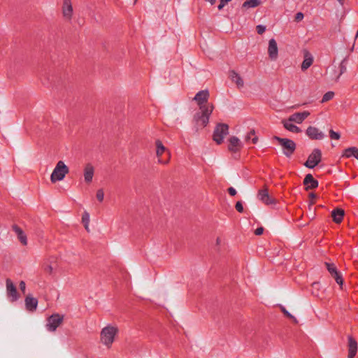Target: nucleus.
Returning a JSON list of instances; mask_svg holds the SVG:
<instances>
[{
  "instance_id": "obj_1",
  "label": "nucleus",
  "mask_w": 358,
  "mask_h": 358,
  "mask_svg": "<svg viewBox=\"0 0 358 358\" xmlns=\"http://www.w3.org/2000/svg\"><path fill=\"white\" fill-rule=\"evenodd\" d=\"M119 327L116 324H108L99 333L100 343L106 348H110L119 334Z\"/></svg>"
},
{
  "instance_id": "obj_2",
  "label": "nucleus",
  "mask_w": 358,
  "mask_h": 358,
  "mask_svg": "<svg viewBox=\"0 0 358 358\" xmlns=\"http://www.w3.org/2000/svg\"><path fill=\"white\" fill-rule=\"evenodd\" d=\"M69 172L70 169L64 161H57L50 176V182L54 185L63 181Z\"/></svg>"
},
{
  "instance_id": "obj_3",
  "label": "nucleus",
  "mask_w": 358,
  "mask_h": 358,
  "mask_svg": "<svg viewBox=\"0 0 358 358\" xmlns=\"http://www.w3.org/2000/svg\"><path fill=\"white\" fill-rule=\"evenodd\" d=\"M155 152L158 163L167 164L171 159V152L163 142L157 139L155 141Z\"/></svg>"
},
{
  "instance_id": "obj_4",
  "label": "nucleus",
  "mask_w": 358,
  "mask_h": 358,
  "mask_svg": "<svg viewBox=\"0 0 358 358\" xmlns=\"http://www.w3.org/2000/svg\"><path fill=\"white\" fill-rule=\"evenodd\" d=\"M213 110L210 106L203 108L194 116V122L197 129H202L208 125Z\"/></svg>"
},
{
  "instance_id": "obj_5",
  "label": "nucleus",
  "mask_w": 358,
  "mask_h": 358,
  "mask_svg": "<svg viewBox=\"0 0 358 358\" xmlns=\"http://www.w3.org/2000/svg\"><path fill=\"white\" fill-rule=\"evenodd\" d=\"M266 54L269 61L275 62L279 58L280 48L277 40L271 38L268 40L266 45Z\"/></svg>"
},
{
  "instance_id": "obj_6",
  "label": "nucleus",
  "mask_w": 358,
  "mask_h": 358,
  "mask_svg": "<svg viewBox=\"0 0 358 358\" xmlns=\"http://www.w3.org/2000/svg\"><path fill=\"white\" fill-rule=\"evenodd\" d=\"M64 320V315L60 313H54L48 317L45 327L48 331L54 332L61 327Z\"/></svg>"
},
{
  "instance_id": "obj_7",
  "label": "nucleus",
  "mask_w": 358,
  "mask_h": 358,
  "mask_svg": "<svg viewBox=\"0 0 358 358\" xmlns=\"http://www.w3.org/2000/svg\"><path fill=\"white\" fill-rule=\"evenodd\" d=\"M273 138L282 148L283 152L286 156H291L295 151L296 143L292 140L278 136H275Z\"/></svg>"
},
{
  "instance_id": "obj_8",
  "label": "nucleus",
  "mask_w": 358,
  "mask_h": 358,
  "mask_svg": "<svg viewBox=\"0 0 358 358\" xmlns=\"http://www.w3.org/2000/svg\"><path fill=\"white\" fill-rule=\"evenodd\" d=\"M61 13L62 18L70 22L74 15V8L72 0H62Z\"/></svg>"
},
{
  "instance_id": "obj_9",
  "label": "nucleus",
  "mask_w": 358,
  "mask_h": 358,
  "mask_svg": "<svg viewBox=\"0 0 358 358\" xmlns=\"http://www.w3.org/2000/svg\"><path fill=\"white\" fill-rule=\"evenodd\" d=\"M210 94L208 90H201L199 92L194 96V101L199 107V110H203V108L211 107L213 110L214 106L212 103L208 102Z\"/></svg>"
},
{
  "instance_id": "obj_10",
  "label": "nucleus",
  "mask_w": 358,
  "mask_h": 358,
  "mask_svg": "<svg viewBox=\"0 0 358 358\" xmlns=\"http://www.w3.org/2000/svg\"><path fill=\"white\" fill-rule=\"evenodd\" d=\"M229 127L225 124H218L213 131V139L218 145L222 143L228 134Z\"/></svg>"
},
{
  "instance_id": "obj_11",
  "label": "nucleus",
  "mask_w": 358,
  "mask_h": 358,
  "mask_svg": "<svg viewBox=\"0 0 358 358\" xmlns=\"http://www.w3.org/2000/svg\"><path fill=\"white\" fill-rule=\"evenodd\" d=\"M228 76L230 81L236 89L242 90L245 87V80L240 73L235 70H231L229 71Z\"/></svg>"
},
{
  "instance_id": "obj_12",
  "label": "nucleus",
  "mask_w": 358,
  "mask_h": 358,
  "mask_svg": "<svg viewBox=\"0 0 358 358\" xmlns=\"http://www.w3.org/2000/svg\"><path fill=\"white\" fill-rule=\"evenodd\" d=\"M305 133L310 140L321 141L324 138V132L315 125L308 126Z\"/></svg>"
},
{
  "instance_id": "obj_13",
  "label": "nucleus",
  "mask_w": 358,
  "mask_h": 358,
  "mask_svg": "<svg viewBox=\"0 0 358 358\" xmlns=\"http://www.w3.org/2000/svg\"><path fill=\"white\" fill-rule=\"evenodd\" d=\"M257 198L263 203L267 206L275 205L277 203V200L270 196L268 190L266 187H263L259 190Z\"/></svg>"
},
{
  "instance_id": "obj_14",
  "label": "nucleus",
  "mask_w": 358,
  "mask_h": 358,
  "mask_svg": "<svg viewBox=\"0 0 358 358\" xmlns=\"http://www.w3.org/2000/svg\"><path fill=\"white\" fill-rule=\"evenodd\" d=\"M321 158V151L318 149H315L308 156V159L305 163V166L310 169L314 168L320 162Z\"/></svg>"
},
{
  "instance_id": "obj_15",
  "label": "nucleus",
  "mask_w": 358,
  "mask_h": 358,
  "mask_svg": "<svg viewBox=\"0 0 358 358\" xmlns=\"http://www.w3.org/2000/svg\"><path fill=\"white\" fill-rule=\"evenodd\" d=\"M228 149L230 152H238L243 148V143L239 138L235 136H230L228 139Z\"/></svg>"
},
{
  "instance_id": "obj_16",
  "label": "nucleus",
  "mask_w": 358,
  "mask_h": 358,
  "mask_svg": "<svg viewBox=\"0 0 358 358\" xmlns=\"http://www.w3.org/2000/svg\"><path fill=\"white\" fill-rule=\"evenodd\" d=\"M95 168L92 164H87L83 168L84 182L87 185L92 183L94 175Z\"/></svg>"
},
{
  "instance_id": "obj_17",
  "label": "nucleus",
  "mask_w": 358,
  "mask_h": 358,
  "mask_svg": "<svg viewBox=\"0 0 358 358\" xmlns=\"http://www.w3.org/2000/svg\"><path fill=\"white\" fill-rule=\"evenodd\" d=\"M310 115V113L308 110H303L301 112H296L287 118L296 124H301L306 118Z\"/></svg>"
},
{
  "instance_id": "obj_18",
  "label": "nucleus",
  "mask_w": 358,
  "mask_h": 358,
  "mask_svg": "<svg viewBox=\"0 0 358 358\" xmlns=\"http://www.w3.org/2000/svg\"><path fill=\"white\" fill-rule=\"evenodd\" d=\"M6 292L7 296L10 301H15L20 297L15 286L14 285L13 282L10 280H8L6 281Z\"/></svg>"
},
{
  "instance_id": "obj_19",
  "label": "nucleus",
  "mask_w": 358,
  "mask_h": 358,
  "mask_svg": "<svg viewBox=\"0 0 358 358\" xmlns=\"http://www.w3.org/2000/svg\"><path fill=\"white\" fill-rule=\"evenodd\" d=\"M259 136L255 129H250L244 135V141L247 144L256 145L259 142Z\"/></svg>"
},
{
  "instance_id": "obj_20",
  "label": "nucleus",
  "mask_w": 358,
  "mask_h": 358,
  "mask_svg": "<svg viewBox=\"0 0 358 358\" xmlns=\"http://www.w3.org/2000/svg\"><path fill=\"white\" fill-rule=\"evenodd\" d=\"M358 350V344L356 340L349 336L348 338V358H355Z\"/></svg>"
},
{
  "instance_id": "obj_21",
  "label": "nucleus",
  "mask_w": 358,
  "mask_h": 358,
  "mask_svg": "<svg viewBox=\"0 0 358 358\" xmlns=\"http://www.w3.org/2000/svg\"><path fill=\"white\" fill-rule=\"evenodd\" d=\"M326 266L329 272L331 273V276L335 279L336 282L342 286L343 284V280L341 273L337 271L336 266L334 264H326Z\"/></svg>"
},
{
  "instance_id": "obj_22",
  "label": "nucleus",
  "mask_w": 358,
  "mask_h": 358,
  "mask_svg": "<svg viewBox=\"0 0 358 358\" xmlns=\"http://www.w3.org/2000/svg\"><path fill=\"white\" fill-rule=\"evenodd\" d=\"M281 123L286 130L292 133L299 134L301 132V128L296 126L293 122L289 120L288 118L283 119Z\"/></svg>"
},
{
  "instance_id": "obj_23",
  "label": "nucleus",
  "mask_w": 358,
  "mask_h": 358,
  "mask_svg": "<svg viewBox=\"0 0 358 358\" xmlns=\"http://www.w3.org/2000/svg\"><path fill=\"white\" fill-rule=\"evenodd\" d=\"M261 4V0H245L241 5V9L243 11L247 12L250 9L259 7Z\"/></svg>"
},
{
  "instance_id": "obj_24",
  "label": "nucleus",
  "mask_w": 358,
  "mask_h": 358,
  "mask_svg": "<svg viewBox=\"0 0 358 358\" xmlns=\"http://www.w3.org/2000/svg\"><path fill=\"white\" fill-rule=\"evenodd\" d=\"M303 184L306 190L315 189L318 186V182L314 179L311 174H308L306 176L303 180Z\"/></svg>"
},
{
  "instance_id": "obj_25",
  "label": "nucleus",
  "mask_w": 358,
  "mask_h": 358,
  "mask_svg": "<svg viewBox=\"0 0 358 358\" xmlns=\"http://www.w3.org/2000/svg\"><path fill=\"white\" fill-rule=\"evenodd\" d=\"M13 230L17 237L18 241L23 245H27L28 243L27 236L26 233L17 226L13 227Z\"/></svg>"
},
{
  "instance_id": "obj_26",
  "label": "nucleus",
  "mask_w": 358,
  "mask_h": 358,
  "mask_svg": "<svg viewBox=\"0 0 358 358\" xmlns=\"http://www.w3.org/2000/svg\"><path fill=\"white\" fill-rule=\"evenodd\" d=\"M38 306V301L31 295H27L25 298V306L27 310L34 311Z\"/></svg>"
},
{
  "instance_id": "obj_27",
  "label": "nucleus",
  "mask_w": 358,
  "mask_h": 358,
  "mask_svg": "<svg viewBox=\"0 0 358 358\" xmlns=\"http://www.w3.org/2000/svg\"><path fill=\"white\" fill-rule=\"evenodd\" d=\"M313 61L314 58L310 53H305L303 60L301 66V70L306 71L313 64Z\"/></svg>"
},
{
  "instance_id": "obj_28",
  "label": "nucleus",
  "mask_w": 358,
  "mask_h": 358,
  "mask_svg": "<svg viewBox=\"0 0 358 358\" xmlns=\"http://www.w3.org/2000/svg\"><path fill=\"white\" fill-rule=\"evenodd\" d=\"M345 215V212L343 209L336 208L331 213V217L334 222L339 224L341 223Z\"/></svg>"
},
{
  "instance_id": "obj_29",
  "label": "nucleus",
  "mask_w": 358,
  "mask_h": 358,
  "mask_svg": "<svg viewBox=\"0 0 358 358\" xmlns=\"http://www.w3.org/2000/svg\"><path fill=\"white\" fill-rule=\"evenodd\" d=\"M343 157L350 158L354 157L358 159V148L356 147H350L344 150Z\"/></svg>"
},
{
  "instance_id": "obj_30",
  "label": "nucleus",
  "mask_w": 358,
  "mask_h": 358,
  "mask_svg": "<svg viewBox=\"0 0 358 358\" xmlns=\"http://www.w3.org/2000/svg\"><path fill=\"white\" fill-rule=\"evenodd\" d=\"M90 221V214L87 212L84 213L82 215V222L86 229H88Z\"/></svg>"
},
{
  "instance_id": "obj_31",
  "label": "nucleus",
  "mask_w": 358,
  "mask_h": 358,
  "mask_svg": "<svg viewBox=\"0 0 358 358\" xmlns=\"http://www.w3.org/2000/svg\"><path fill=\"white\" fill-rule=\"evenodd\" d=\"M334 96V93L333 92H328L325 93L322 99V103L327 102L331 100Z\"/></svg>"
},
{
  "instance_id": "obj_32",
  "label": "nucleus",
  "mask_w": 358,
  "mask_h": 358,
  "mask_svg": "<svg viewBox=\"0 0 358 358\" xmlns=\"http://www.w3.org/2000/svg\"><path fill=\"white\" fill-rule=\"evenodd\" d=\"M329 134L331 140H339L341 138V134L334 130H330Z\"/></svg>"
},
{
  "instance_id": "obj_33",
  "label": "nucleus",
  "mask_w": 358,
  "mask_h": 358,
  "mask_svg": "<svg viewBox=\"0 0 358 358\" xmlns=\"http://www.w3.org/2000/svg\"><path fill=\"white\" fill-rule=\"evenodd\" d=\"M255 30L259 35H262L266 31V28L264 25L259 24L256 26Z\"/></svg>"
},
{
  "instance_id": "obj_34",
  "label": "nucleus",
  "mask_w": 358,
  "mask_h": 358,
  "mask_svg": "<svg viewBox=\"0 0 358 358\" xmlns=\"http://www.w3.org/2000/svg\"><path fill=\"white\" fill-rule=\"evenodd\" d=\"M96 198L99 202H102L104 199V192L102 189H99L96 192Z\"/></svg>"
},
{
  "instance_id": "obj_35",
  "label": "nucleus",
  "mask_w": 358,
  "mask_h": 358,
  "mask_svg": "<svg viewBox=\"0 0 358 358\" xmlns=\"http://www.w3.org/2000/svg\"><path fill=\"white\" fill-rule=\"evenodd\" d=\"M280 310L281 311L284 313V315L285 316H287V317L290 318V319H292V320H296L295 317L292 315L290 314L286 309L285 308L281 306L280 307Z\"/></svg>"
},
{
  "instance_id": "obj_36",
  "label": "nucleus",
  "mask_w": 358,
  "mask_h": 358,
  "mask_svg": "<svg viewBox=\"0 0 358 358\" xmlns=\"http://www.w3.org/2000/svg\"><path fill=\"white\" fill-rule=\"evenodd\" d=\"M231 0H220V3L217 6L218 9L220 10H222L229 2H230Z\"/></svg>"
},
{
  "instance_id": "obj_37",
  "label": "nucleus",
  "mask_w": 358,
  "mask_h": 358,
  "mask_svg": "<svg viewBox=\"0 0 358 358\" xmlns=\"http://www.w3.org/2000/svg\"><path fill=\"white\" fill-rule=\"evenodd\" d=\"M309 199H310V204L313 205L315 203V200L317 199V195L314 193H310L309 194Z\"/></svg>"
},
{
  "instance_id": "obj_38",
  "label": "nucleus",
  "mask_w": 358,
  "mask_h": 358,
  "mask_svg": "<svg viewBox=\"0 0 358 358\" xmlns=\"http://www.w3.org/2000/svg\"><path fill=\"white\" fill-rule=\"evenodd\" d=\"M235 208L239 213H242L243 211V204L241 201H238L236 203Z\"/></svg>"
},
{
  "instance_id": "obj_39",
  "label": "nucleus",
  "mask_w": 358,
  "mask_h": 358,
  "mask_svg": "<svg viewBox=\"0 0 358 358\" xmlns=\"http://www.w3.org/2000/svg\"><path fill=\"white\" fill-rule=\"evenodd\" d=\"M303 18V14L302 13H298L295 15V20L299 22Z\"/></svg>"
},
{
  "instance_id": "obj_40",
  "label": "nucleus",
  "mask_w": 358,
  "mask_h": 358,
  "mask_svg": "<svg viewBox=\"0 0 358 358\" xmlns=\"http://www.w3.org/2000/svg\"><path fill=\"white\" fill-rule=\"evenodd\" d=\"M228 192H229V194L231 196H234V195H236V189H235L234 188H233V187H229V188L228 189Z\"/></svg>"
},
{
  "instance_id": "obj_41",
  "label": "nucleus",
  "mask_w": 358,
  "mask_h": 358,
  "mask_svg": "<svg viewBox=\"0 0 358 358\" xmlns=\"http://www.w3.org/2000/svg\"><path fill=\"white\" fill-rule=\"evenodd\" d=\"M20 289L24 292L25 291L26 285L25 282L23 281H21L19 285Z\"/></svg>"
},
{
  "instance_id": "obj_42",
  "label": "nucleus",
  "mask_w": 358,
  "mask_h": 358,
  "mask_svg": "<svg viewBox=\"0 0 358 358\" xmlns=\"http://www.w3.org/2000/svg\"><path fill=\"white\" fill-rule=\"evenodd\" d=\"M222 243V238L220 237H217L215 240L216 246H220Z\"/></svg>"
},
{
  "instance_id": "obj_43",
  "label": "nucleus",
  "mask_w": 358,
  "mask_h": 358,
  "mask_svg": "<svg viewBox=\"0 0 358 358\" xmlns=\"http://www.w3.org/2000/svg\"><path fill=\"white\" fill-rule=\"evenodd\" d=\"M263 228H258L255 230V234L256 235H261L263 233Z\"/></svg>"
},
{
  "instance_id": "obj_44",
  "label": "nucleus",
  "mask_w": 358,
  "mask_h": 358,
  "mask_svg": "<svg viewBox=\"0 0 358 358\" xmlns=\"http://www.w3.org/2000/svg\"><path fill=\"white\" fill-rule=\"evenodd\" d=\"M206 1L209 2L211 5H213L215 3L216 0H206Z\"/></svg>"
},
{
  "instance_id": "obj_45",
  "label": "nucleus",
  "mask_w": 358,
  "mask_h": 358,
  "mask_svg": "<svg viewBox=\"0 0 358 358\" xmlns=\"http://www.w3.org/2000/svg\"><path fill=\"white\" fill-rule=\"evenodd\" d=\"M337 1H338L339 2V3H341V5H343V4L344 3V1H345V0H337Z\"/></svg>"
},
{
  "instance_id": "obj_46",
  "label": "nucleus",
  "mask_w": 358,
  "mask_h": 358,
  "mask_svg": "<svg viewBox=\"0 0 358 358\" xmlns=\"http://www.w3.org/2000/svg\"><path fill=\"white\" fill-rule=\"evenodd\" d=\"M357 358H358V355H357Z\"/></svg>"
}]
</instances>
